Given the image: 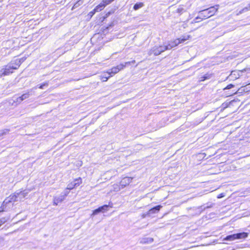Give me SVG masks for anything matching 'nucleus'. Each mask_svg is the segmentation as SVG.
Wrapping results in <instances>:
<instances>
[{
  "instance_id": "1",
  "label": "nucleus",
  "mask_w": 250,
  "mask_h": 250,
  "mask_svg": "<svg viewBox=\"0 0 250 250\" xmlns=\"http://www.w3.org/2000/svg\"><path fill=\"white\" fill-rule=\"evenodd\" d=\"M218 7V5H216L199 11L198 16L194 19L193 22H198V19H206L213 16L217 11Z\"/></svg>"
},
{
  "instance_id": "2",
  "label": "nucleus",
  "mask_w": 250,
  "mask_h": 250,
  "mask_svg": "<svg viewBox=\"0 0 250 250\" xmlns=\"http://www.w3.org/2000/svg\"><path fill=\"white\" fill-rule=\"evenodd\" d=\"M130 63V62H125V64L121 63L115 67H112L108 72L104 74V76L102 77L103 81H106L110 76L117 73L120 70L124 69L127 64H129Z\"/></svg>"
},
{
  "instance_id": "3",
  "label": "nucleus",
  "mask_w": 250,
  "mask_h": 250,
  "mask_svg": "<svg viewBox=\"0 0 250 250\" xmlns=\"http://www.w3.org/2000/svg\"><path fill=\"white\" fill-rule=\"evenodd\" d=\"M249 233L246 232H239L227 236L224 240L232 241L236 239H245L248 237Z\"/></svg>"
},
{
  "instance_id": "4",
  "label": "nucleus",
  "mask_w": 250,
  "mask_h": 250,
  "mask_svg": "<svg viewBox=\"0 0 250 250\" xmlns=\"http://www.w3.org/2000/svg\"><path fill=\"white\" fill-rule=\"evenodd\" d=\"M167 50L168 49L166 45L154 46L149 51L148 55H151L153 54L155 56H158Z\"/></svg>"
},
{
  "instance_id": "5",
  "label": "nucleus",
  "mask_w": 250,
  "mask_h": 250,
  "mask_svg": "<svg viewBox=\"0 0 250 250\" xmlns=\"http://www.w3.org/2000/svg\"><path fill=\"white\" fill-rule=\"evenodd\" d=\"M69 193L68 190H64L60 195L55 196L53 198V205L57 206L61 203Z\"/></svg>"
},
{
  "instance_id": "6",
  "label": "nucleus",
  "mask_w": 250,
  "mask_h": 250,
  "mask_svg": "<svg viewBox=\"0 0 250 250\" xmlns=\"http://www.w3.org/2000/svg\"><path fill=\"white\" fill-rule=\"evenodd\" d=\"M189 36H184L183 37H181L178 39L175 40L174 41L171 42L168 45H166L167 47V49H170L172 48L177 46L179 44L181 43H183L187 40L188 39Z\"/></svg>"
},
{
  "instance_id": "7",
  "label": "nucleus",
  "mask_w": 250,
  "mask_h": 250,
  "mask_svg": "<svg viewBox=\"0 0 250 250\" xmlns=\"http://www.w3.org/2000/svg\"><path fill=\"white\" fill-rule=\"evenodd\" d=\"M132 178L126 177L122 179L120 182V186L122 188H125L127 185H128L132 181Z\"/></svg>"
},
{
  "instance_id": "8",
  "label": "nucleus",
  "mask_w": 250,
  "mask_h": 250,
  "mask_svg": "<svg viewBox=\"0 0 250 250\" xmlns=\"http://www.w3.org/2000/svg\"><path fill=\"white\" fill-rule=\"evenodd\" d=\"M3 69L4 71V75L6 76L12 73L13 72V70H15V69L14 68V65H12V64L10 63L6 65Z\"/></svg>"
},
{
  "instance_id": "9",
  "label": "nucleus",
  "mask_w": 250,
  "mask_h": 250,
  "mask_svg": "<svg viewBox=\"0 0 250 250\" xmlns=\"http://www.w3.org/2000/svg\"><path fill=\"white\" fill-rule=\"evenodd\" d=\"M28 193V192L27 190H24L19 192H15V193L17 197V199H18V201H21L27 196Z\"/></svg>"
},
{
  "instance_id": "10",
  "label": "nucleus",
  "mask_w": 250,
  "mask_h": 250,
  "mask_svg": "<svg viewBox=\"0 0 250 250\" xmlns=\"http://www.w3.org/2000/svg\"><path fill=\"white\" fill-rule=\"evenodd\" d=\"M162 207L161 205L156 206L154 207V208L149 209L148 211L147 214L148 215H150L151 214L157 213L159 211V210H160V209Z\"/></svg>"
},
{
  "instance_id": "11",
  "label": "nucleus",
  "mask_w": 250,
  "mask_h": 250,
  "mask_svg": "<svg viewBox=\"0 0 250 250\" xmlns=\"http://www.w3.org/2000/svg\"><path fill=\"white\" fill-rule=\"evenodd\" d=\"M112 203H109L108 205H104L101 207H100L101 212L104 213L107 211L109 210V208H112Z\"/></svg>"
},
{
  "instance_id": "12",
  "label": "nucleus",
  "mask_w": 250,
  "mask_h": 250,
  "mask_svg": "<svg viewBox=\"0 0 250 250\" xmlns=\"http://www.w3.org/2000/svg\"><path fill=\"white\" fill-rule=\"evenodd\" d=\"M153 241V239L151 237H144L140 239V243L142 244H150Z\"/></svg>"
},
{
  "instance_id": "13",
  "label": "nucleus",
  "mask_w": 250,
  "mask_h": 250,
  "mask_svg": "<svg viewBox=\"0 0 250 250\" xmlns=\"http://www.w3.org/2000/svg\"><path fill=\"white\" fill-rule=\"evenodd\" d=\"M9 63L12 64V65H14V68L15 69H17L21 64L20 63V61L18 59H16L12 61Z\"/></svg>"
},
{
  "instance_id": "14",
  "label": "nucleus",
  "mask_w": 250,
  "mask_h": 250,
  "mask_svg": "<svg viewBox=\"0 0 250 250\" xmlns=\"http://www.w3.org/2000/svg\"><path fill=\"white\" fill-rule=\"evenodd\" d=\"M105 7V5L102 1V2L100 3L98 5H97L95 8V10H97V11L99 12L103 10Z\"/></svg>"
},
{
  "instance_id": "15",
  "label": "nucleus",
  "mask_w": 250,
  "mask_h": 250,
  "mask_svg": "<svg viewBox=\"0 0 250 250\" xmlns=\"http://www.w3.org/2000/svg\"><path fill=\"white\" fill-rule=\"evenodd\" d=\"M211 77V74H206L200 78L199 81L203 82L206 80L209 79Z\"/></svg>"
},
{
  "instance_id": "16",
  "label": "nucleus",
  "mask_w": 250,
  "mask_h": 250,
  "mask_svg": "<svg viewBox=\"0 0 250 250\" xmlns=\"http://www.w3.org/2000/svg\"><path fill=\"white\" fill-rule=\"evenodd\" d=\"M144 6V3L143 2H138L134 4L133 6V9L135 10H137L141 8Z\"/></svg>"
},
{
  "instance_id": "17",
  "label": "nucleus",
  "mask_w": 250,
  "mask_h": 250,
  "mask_svg": "<svg viewBox=\"0 0 250 250\" xmlns=\"http://www.w3.org/2000/svg\"><path fill=\"white\" fill-rule=\"evenodd\" d=\"M76 187L75 184H74V182L73 181L67 185V188L64 190H68V191H69L70 190H71Z\"/></svg>"
},
{
  "instance_id": "18",
  "label": "nucleus",
  "mask_w": 250,
  "mask_h": 250,
  "mask_svg": "<svg viewBox=\"0 0 250 250\" xmlns=\"http://www.w3.org/2000/svg\"><path fill=\"white\" fill-rule=\"evenodd\" d=\"M74 184H75L76 187H78L82 183V180L81 178H79L75 179L74 181Z\"/></svg>"
},
{
  "instance_id": "19",
  "label": "nucleus",
  "mask_w": 250,
  "mask_h": 250,
  "mask_svg": "<svg viewBox=\"0 0 250 250\" xmlns=\"http://www.w3.org/2000/svg\"><path fill=\"white\" fill-rule=\"evenodd\" d=\"M9 130L8 129H4L2 130H0V139H1V137L3 135L6 134L9 132Z\"/></svg>"
},
{
  "instance_id": "20",
  "label": "nucleus",
  "mask_w": 250,
  "mask_h": 250,
  "mask_svg": "<svg viewBox=\"0 0 250 250\" xmlns=\"http://www.w3.org/2000/svg\"><path fill=\"white\" fill-rule=\"evenodd\" d=\"M100 212H101L100 209L99 207L98 208H97L93 211V212L91 215V217H92L93 216L95 215Z\"/></svg>"
},
{
  "instance_id": "21",
  "label": "nucleus",
  "mask_w": 250,
  "mask_h": 250,
  "mask_svg": "<svg viewBox=\"0 0 250 250\" xmlns=\"http://www.w3.org/2000/svg\"><path fill=\"white\" fill-rule=\"evenodd\" d=\"M13 100L14 102L18 103V104H20L23 101V100H21V96L19 97H14Z\"/></svg>"
},
{
  "instance_id": "22",
  "label": "nucleus",
  "mask_w": 250,
  "mask_h": 250,
  "mask_svg": "<svg viewBox=\"0 0 250 250\" xmlns=\"http://www.w3.org/2000/svg\"><path fill=\"white\" fill-rule=\"evenodd\" d=\"M82 1L80 0H78L73 5V9H75V8H77L78 6H79L81 4H82Z\"/></svg>"
},
{
  "instance_id": "23",
  "label": "nucleus",
  "mask_w": 250,
  "mask_h": 250,
  "mask_svg": "<svg viewBox=\"0 0 250 250\" xmlns=\"http://www.w3.org/2000/svg\"><path fill=\"white\" fill-rule=\"evenodd\" d=\"M48 85V82H45L42 84L38 85V87L40 89H43L44 87H47Z\"/></svg>"
},
{
  "instance_id": "24",
  "label": "nucleus",
  "mask_w": 250,
  "mask_h": 250,
  "mask_svg": "<svg viewBox=\"0 0 250 250\" xmlns=\"http://www.w3.org/2000/svg\"><path fill=\"white\" fill-rule=\"evenodd\" d=\"M114 0H103V2L104 3L105 6L111 3L112 1H113Z\"/></svg>"
},
{
  "instance_id": "25",
  "label": "nucleus",
  "mask_w": 250,
  "mask_h": 250,
  "mask_svg": "<svg viewBox=\"0 0 250 250\" xmlns=\"http://www.w3.org/2000/svg\"><path fill=\"white\" fill-rule=\"evenodd\" d=\"M8 220V218H6V217H3V218H2L0 219V224H4V223H5L6 222H7V221Z\"/></svg>"
},
{
  "instance_id": "26",
  "label": "nucleus",
  "mask_w": 250,
  "mask_h": 250,
  "mask_svg": "<svg viewBox=\"0 0 250 250\" xmlns=\"http://www.w3.org/2000/svg\"><path fill=\"white\" fill-rule=\"evenodd\" d=\"M29 97V94L28 93L23 94L21 96V100H23L24 99H27Z\"/></svg>"
},
{
  "instance_id": "27",
  "label": "nucleus",
  "mask_w": 250,
  "mask_h": 250,
  "mask_svg": "<svg viewBox=\"0 0 250 250\" xmlns=\"http://www.w3.org/2000/svg\"><path fill=\"white\" fill-rule=\"evenodd\" d=\"M97 12L98 11H97V10H95V8H94L92 11L89 13L88 15L89 16L90 18H91L95 14V13Z\"/></svg>"
},
{
  "instance_id": "28",
  "label": "nucleus",
  "mask_w": 250,
  "mask_h": 250,
  "mask_svg": "<svg viewBox=\"0 0 250 250\" xmlns=\"http://www.w3.org/2000/svg\"><path fill=\"white\" fill-rule=\"evenodd\" d=\"M250 8V3L249 4V7H245L243 8L241 11H240V13L241 14L245 11H247L249 10V9Z\"/></svg>"
},
{
  "instance_id": "29",
  "label": "nucleus",
  "mask_w": 250,
  "mask_h": 250,
  "mask_svg": "<svg viewBox=\"0 0 250 250\" xmlns=\"http://www.w3.org/2000/svg\"><path fill=\"white\" fill-rule=\"evenodd\" d=\"M234 86V85L232 84H229V85H228L225 88H224V90L225 89H231L232 88H233V87Z\"/></svg>"
},
{
  "instance_id": "30",
  "label": "nucleus",
  "mask_w": 250,
  "mask_h": 250,
  "mask_svg": "<svg viewBox=\"0 0 250 250\" xmlns=\"http://www.w3.org/2000/svg\"><path fill=\"white\" fill-rule=\"evenodd\" d=\"M26 57H22L21 58L18 59V60L20 61V63L21 64L26 60Z\"/></svg>"
},
{
  "instance_id": "31",
  "label": "nucleus",
  "mask_w": 250,
  "mask_h": 250,
  "mask_svg": "<svg viewBox=\"0 0 250 250\" xmlns=\"http://www.w3.org/2000/svg\"><path fill=\"white\" fill-rule=\"evenodd\" d=\"M3 76H5L4 75V71L3 68L0 70V78L1 77Z\"/></svg>"
},
{
  "instance_id": "32",
  "label": "nucleus",
  "mask_w": 250,
  "mask_h": 250,
  "mask_svg": "<svg viewBox=\"0 0 250 250\" xmlns=\"http://www.w3.org/2000/svg\"><path fill=\"white\" fill-rule=\"evenodd\" d=\"M247 86H250V83L249 84H248Z\"/></svg>"
},
{
  "instance_id": "33",
  "label": "nucleus",
  "mask_w": 250,
  "mask_h": 250,
  "mask_svg": "<svg viewBox=\"0 0 250 250\" xmlns=\"http://www.w3.org/2000/svg\"><path fill=\"white\" fill-rule=\"evenodd\" d=\"M13 206V204H12V205H10V207Z\"/></svg>"
},
{
  "instance_id": "34",
  "label": "nucleus",
  "mask_w": 250,
  "mask_h": 250,
  "mask_svg": "<svg viewBox=\"0 0 250 250\" xmlns=\"http://www.w3.org/2000/svg\"><path fill=\"white\" fill-rule=\"evenodd\" d=\"M2 225V224H0V227Z\"/></svg>"
}]
</instances>
